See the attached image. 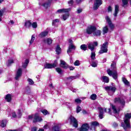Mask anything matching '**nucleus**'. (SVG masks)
<instances>
[{
	"mask_svg": "<svg viewBox=\"0 0 131 131\" xmlns=\"http://www.w3.org/2000/svg\"><path fill=\"white\" fill-rule=\"evenodd\" d=\"M131 118V114L130 113H126L125 114V117L124 118V122L123 123H121V125L122 127H123L124 129L126 130V128H130V124L129 122V119Z\"/></svg>",
	"mask_w": 131,
	"mask_h": 131,
	"instance_id": "f257e3e1",
	"label": "nucleus"
},
{
	"mask_svg": "<svg viewBox=\"0 0 131 131\" xmlns=\"http://www.w3.org/2000/svg\"><path fill=\"white\" fill-rule=\"evenodd\" d=\"M111 71L110 69L107 70V73L110 76H112L114 79H117V72L116 71V68L115 67V62H113L111 64Z\"/></svg>",
	"mask_w": 131,
	"mask_h": 131,
	"instance_id": "f03ea898",
	"label": "nucleus"
},
{
	"mask_svg": "<svg viewBox=\"0 0 131 131\" xmlns=\"http://www.w3.org/2000/svg\"><path fill=\"white\" fill-rule=\"evenodd\" d=\"M104 89L106 90L110 96H113V94H114L116 91V88L112 86H105L104 87Z\"/></svg>",
	"mask_w": 131,
	"mask_h": 131,
	"instance_id": "7ed1b4c3",
	"label": "nucleus"
},
{
	"mask_svg": "<svg viewBox=\"0 0 131 131\" xmlns=\"http://www.w3.org/2000/svg\"><path fill=\"white\" fill-rule=\"evenodd\" d=\"M107 52H108V42H105L101 47L99 53L104 54V53H107Z\"/></svg>",
	"mask_w": 131,
	"mask_h": 131,
	"instance_id": "20e7f679",
	"label": "nucleus"
},
{
	"mask_svg": "<svg viewBox=\"0 0 131 131\" xmlns=\"http://www.w3.org/2000/svg\"><path fill=\"white\" fill-rule=\"evenodd\" d=\"M96 30H97V27H96V26L91 25L86 28V33L87 34H92V33H94Z\"/></svg>",
	"mask_w": 131,
	"mask_h": 131,
	"instance_id": "39448f33",
	"label": "nucleus"
},
{
	"mask_svg": "<svg viewBox=\"0 0 131 131\" xmlns=\"http://www.w3.org/2000/svg\"><path fill=\"white\" fill-rule=\"evenodd\" d=\"M68 120L71 122V124H72L74 127H77L78 126V123L77 120H76V119H75L74 117L71 116Z\"/></svg>",
	"mask_w": 131,
	"mask_h": 131,
	"instance_id": "423d86ee",
	"label": "nucleus"
},
{
	"mask_svg": "<svg viewBox=\"0 0 131 131\" xmlns=\"http://www.w3.org/2000/svg\"><path fill=\"white\" fill-rule=\"evenodd\" d=\"M124 99H125V97L124 96H121L119 98H116L115 99V103H118V104L123 105L125 104Z\"/></svg>",
	"mask_w": 131,
	"mask_h": 131,
	"instance_id": "0eeeda50",
	"label": "nucleus"
},
{
	"mask_svg": "<svg viewBox=\"0 0 131 131\" xmlns=\"http://www.w3.org/2000/svg\"><path fill=\"white\" fill-rule=\"evenodd\" d=\"M57 60H55L53 64L46 63L44 65V67L46 69H51L52 68H55V67H57Z\"/></svg>",
	"mask_w": 131,
	"mask_h": 131,
	"instance_id": "6e6552de",
	"label": "nucleus"
},
{
	"mask_svg": "<svg viewBox=\"0 0 131 131\" xmlns=\"http://www.w3.org/2000/svg\"><path fill=\"white\" fill-rule=\"evenodd\" d=\"M95 46L98 47V42H91L88 45V48L89 50H91V52H93L95 50Z\"/></svg>",
	"mask_w": 131,
	"mask_h": 131,
	"instance_id": "1a4fd4ad",
	"label": "nucleus"
},
{
	"mask_svg": "<svg viewBox=\"0 0 131 131\" xmlns=\"http://www.w3.org/2000/svg\"><path fill=\"white\" fill-rule=\"evenodd\" d=\"M103 4V1L102 0H95L94 2V6L93 9L94 10H98L99 7Z\"/></svg>",
	"mask_w": 131,
	"mask_h": 131,
	"instance_id": "9d476101",
	"label": "nucleus"
},
{
	"mask_svg": "<svg viewBox=\"0 0 131 131\" xmlns=\"http://www.w3.org/2000/svg\"><path fill=\"white\" fill-rule=\"evenodd\" d=\"M99 111V118L100 119H103L104 116V112H107V109L106 108L98 107Z\"/></svg>",
	"mask_w": 131,
	"mask_h": 131,
	"instance_id": "9b49d317",
	"label": "nucleus"
},
{
	"mask_svg": "<svg viewBox=\"0 0 131 131\" xmlns=\"http://www.w3.org/2000/svg\"><path fill=\"white\" fill-rule=\"evenodd\" d=\"M105 19L106 20L107 23L109 25L110 28H111L112 30H113V29H114V25H113V24H112V22L111 21V19H110V18H109V16H106Z\"/></svg>",
	"mask_w": 131,
	"mask_h": 131,
	"instance_id": "f8f14e48",
	"label": "nucleus"
},
{
	"mask_svg": "<svg viewBox=\"0 0 131 131\" xmlns=\"http://www.w3.org/2000/svg\"><path fill=\"white\" fill-rule=\"evenodd\" d=\"M89 128H90V126L89 124L85 123L82 125L81 128H80V131H88L89 130Z\"/></svg>",
	"mask_w": 131,
	"mask_h": 131,
	"instance_id": "ddd939ff",
	"label": "nucleus"
},
{
	"mask_svg": "<svg viewBox=\"0 0 131 131\" xmlns=\"http://www.w3.org/2000/svg\"><path fill=\"white\" fill-rule=\"evenodd\" d=\"M42 121V119L41 117H39L38 114H36L34 117L33 122H40V121Z\"/></svg>",
	"mask_w": 131,
	"mask_h": 131,
	"instance_id": "4468645a",
	"label": "nucleus"
},
{
	"mask_svg": "<svg viewBox=\"0 0 131 131\" xmlns=\"http://www.w3.org/2000/svg\"><path fill=\"white\" fill-rule=\"evenodd\" d=\"M21 75H22V69L19 68L18 69L16 74L15 76V79L16 80H18L19 79V77H21Z\"/></svg>",
	"mask_w": 131,
	"mask_h": 131,
	"instance_id": "2eb2a0df",
	"label": "nucleus"
},
{
	"mask_svg": "<svg viewBox=\"0 0 131 131\" xmlns=\"http://www.w3.org/2000/svg\"><path fill=\"white\" fill-rule=\"evenodd\" d=\"M80 77V75L77 74L76 76H71L67 78V80H69V81H72V80H74V79H76L77 78H79Z\"/></svg>",
	"mask_w": 131,
	"mask_h": 131,
	"instance_id": "dca6fc26",
	"label": "nucleus"
},
{
	"mask_svg": "<svg viewBox=\"0 0 131 131\" xmlns=\"http://www.w3.org/2000/svg\"><path fill=\"white\" fill-rule=\"evenodd\" d=\"M71 11V8H69L68 9H59L57 11V13H59L61 14V13H68V12H70Z\"/></svg>",
	"mask_w": 131,
	"mask_h": 131,
	"instance_id": "f3484780",
	"label": "nucleus"
},
{
	"mask_svg": "<svg viewBox=\"0 0 131 131\" xmlns=\"http://www.w3.org/2000/svg\"><path fill=\"white\" fill-rule=\"evenodd\" d=\"M76 47L73 44H70L69 45V48L67 50V53L69 54V53H71L73 50H75Z\"/></svg>",
	"mask_w": 131,
	"mask_h": 131,
	"instance_id": "a211bd4d",
	"label": "nucleus"
},
{
	"mask_svg": "<svg viewBox=\"0 0 131 131\" xmlns=\"http://www.w3.org/2000/svg\"><path fill=\"white\" fill-rule=\"evenodd\" d=\"M119 12V6L118 5H115V12L113 14L115 18H116L117 17V14H118Z\"/></svg>",
	"mask_w": 131,
	"mask_h": 131,
	"instance_id": "6ab92c4d",
	"label": "nucleus"
},
{
	"mask_svg": "<svg viewBox=\"0 0 131 131\" xmlns=\"http://www.w3.org/2000/svg\"><path fill=\"white\" fill-rule=\"evenodd\" d=\"M39 5L40 7H43L45 9H48L50 7V3H45L42 4V2H39Z\"/></svg>",
	"mask_w": 131,
	"mask_h": 131,
	"instance_id": "aec40b11",
	"label": "nucleus"
},
{
	"mask_svg": "<svg viewBox=\"0 0 131 131\" xmlns=\"http://www.w3.org/2000/svg\"><path fill=\"white\" fill-rule=\"evenodd\" d=\"M5 100L6 102H8V103H11V102L12 101V95H6L5 96Z\"/></svg>",
	"mask_w": 131,
	"mask_h": 131,
	"instance_id": "412c9836",
	"label": "nucleus"
},
{
	"mask_svg": "<svg viewBox=\"0 0 131 131\" xmlns=\"http://www.w3.org/2000/svg\"><path fill=\"white\" fill-rule=\"evenodd\" d=\"M60 66L62 68H64V69H67L69 67L68 64L66 63L63 60H60Z\"/></svg>",
	"mask_w": 131,
	"mask_h": 131,
	"instance_id": "4be33fe9",
	"label": "nucleus"
},
{
	"mask_svg": "<svg viewBox=\"0 0 131 131\" xmlns=\"http://www.w3.org/2000/svg\"><path fill=\"white\" fill-rule=\"evenodd\" d=\"M43 42L48 45H51L53 43V40L50 38H48L43 40Z\"/></svg>",
	"mask_w": 131,
	"mask_h": 131,
	"instance_id": "5701e85b",
	"label": "nucleus"
},
{
	"mask_svg": "<svg viewBox=\"0 0 131 131\" xmlns=\"http://www.w3.org/2000/svg\"><path fill=\"white\" fill-rule=\"evenodd\" d=\"M93 35L94 36H100L101 35V30H96L93 33Z\"/></svg>",
	"mask_w": 131,
	"mask_h": 131,
	"instance_id": "b1692460",
	"label": "nucleus"
},
{
	"mask_svg": "<svg viewBox=\"0 0 131 131\" xmlns=\"http://www.w3.org/2000/svg\"><path fill=\"white\" fill-rule=\"evenodd\" d=\"M92 127H94V130H95V127L96 126H99L100 124L97 121L92 122L91 123Z\"/></svg>",
	"mask_w": 131,
	"mask_h": 131,
	"instance_id": "393cba45",
	"label": "nucleus"
},
{
	"mask_svg": "<svg viewBox=\"0 0 131 131\" xmlns=\"http://www.w3.org/2000/svg\"><path fill=\"white\" fill-rule=\"evenodd\" d=\"M48 34H49V31H45L40 33V34H39V36L41 37H45L47 36Z\"/></svg>",
	"mask_w": 131,
	"mask_h": 131,
	"instance_id": "a878e982",
	"label": "nucleus"
},
{
	"mask_svg": "<svg viewBox=\"0 0 131 131\" xmlns=\"http://www.w3.org/2000/svg\"><path fill=\"white\" fill-rule=\"evenodd\" d=\"M61 48H60V46L57 45L55 48V52L57 55L61 54Z\"/></svg>",
	"mask_w": 131,
	"mask_h": 131,
	"instance_id": "bb28decb",
	"label": "nucleus"
},
{
	"mask_svg": "<svg viewBox=\"0 0 131 131\" xmlns=\"http://www.w3.org/2000/svg\"><path fill=\"white\" fill-rule=\"evenodd\" d=\"M101 80L103 81V82L108 83V82H109V78L107 76H104L102 77Z\"/></svg>",
	"mask_w": 131,
	"mask_h": 131,
	"instance_id": "cd10ccee",
	"label": "nucleus"
},
{
	"mask_svg": "<svg viewBox=\"0 0 131 131\" xmlns=\"http://www.w3.org/2000/svg\"><path fill=\"white\" fill-rule=\"evenodd\" d=\"M23 109V106H19V109L18 110L17 116L19 118L21 117V116L22 115L21 111H22Z\"/></svg>",
	"mask_w": 131,
	"mask_h": 131,
	"instance_id": "c85d7f7f",
	"label": "nucleus"
},
{
	"mask_svg": "<svg viewBox=\"0 0 131 131\" xmlns=\"http://www.w3.org/2000/svg\"><path fill=\"white\" fill-rule=\"evenodd\" d=\"M0 125L2 127H5L7 125V120H3L0 121Z\"/></svg>",
	"mask_w": 131,
	"mask_h": 131,
	"instance_id": "c756f323",
	"label": "nucleus"
},
{
	"mask_svg": "<svg viewBox=\"0 0 131 131\" xmlns=\"http://www.w3.org/2000/svg\"><path fill=\"white\" fill-rule=\"evenodd\" d=\"M25 26L27 28H30L31 27V22H30V20H27L25 23Z\"/></svg>",
	"mask_w": 131,
	"mask_h": 131,
	"instance_id": "7c9ffc66",
	"label": "nucleus"
},
{
	"mask_svg": "<svg viewBox=\"0 0 131 131\" xmlns=\"http://www.w3.org/2000/svg\"><path fill=\"white\" fill-rule=\"evenodd\" d=\"M112 108L113 109V112L114 113H118L120 111L119 109H117L116 108V107L115 106V105H112Z\"/></svg>",
	"mask_w": 131,
	"mask_h": 131,
	"instance_id": "2f4dec72",
	"label": "nucleus"
},
{
	"mask_svg": "<svg viewBox=\"0 0 131 131\" xmlns=\"http://www.w3.org/2000/svg\"><path fill=\"white\" fill-rule=\"evenodd\" d=\"M28 63H29V60L26 59L25 62L23 63L22 67H23V68H26V67L28 66Z\"/></svg>",
	"mask_w": 131,
	"mask_h": 131,
	"instance_id": "473e14b6",
	"label": "nucleus"
},
{
	"mask_svg": "<svg viewBox=\"0 0 131 131\" xmlns=\"http://www.w3.org/2000/svg\"><path fill=\"white\" fill-rule=\"evenodd\" d=\"M122 81L125 85H127V86H129V82L127 81L125 78H122Z\"/></svg>",
	"mask_w": 131,
	"mask_h": 131,
	"instance_id": "72a5a7b5",
	"label": "nucleus"
},
{
	"mask_svg": "<svg viewBox=\"0 0 131 131\" xmlns=\"http://www.w3.org/2000/svg\"><path fill=\"white\" fill-rule=\"evenodd\" d=\"M54 131H60V124H57L53 127Z\"/></svg>",
	"mask_w": 131,
	"mask_h": 131,
	"instance_id": "f704fd0d",
	"label": "nucleus"
},
{
	"mask_svg": "<svg viewBox=\"0 0 131 131\" xmlns=\"http://www.w3.org/2000/svg\"><path fill=\"white\" fill-rule=\"evenodd\" d=\"M68 17H69V13H67L66 14L62 15V19L64 20V21H66V20L68 19Z\"/></svg>",
	"mask_w": 131,
	"mask_h": 131,
	"instance_id": "c9c22d12",
	"label": "nucleus"
},
{
	"mask_svg": "<svg viewBox=\"0 0 131 131\" xmlns=\"http://www.w3.org/2000/svg\"><path fill=\"white\" fill-rule=\"evenodd\" d=\"M80 49L81 50H82V51H86V50L88 49V46L84 44L80 46Z\"/></svg>",
	"mask_w": 131,
	"mask_h": 131,
	"instance_id": "e433bc0d",
	"label": "nucleus"
},
{
	"mask_svg": "<svg viewBox=\"0 0 131 131\" xmlns=\"http://www.w3.org/2000/svg\"><path fill=\"white\" fill-rule=\"evenodd\" d=\"M91 57L92 60H94L95 59H96V53L95 52H94V51H92Z\"/></svg>",
	"mask_w": 131,
	"mask_h": 131,
	"instance_id": "4c0bfd02",
	"label": "nucleus"
},
{
	"mask_svg": "<svg viewBox=\"0 0 131 131\" xmlns=\"http://www.w3.org/2000/svg\"><path fill=\"white\" fill-rule=\"evenodd\" d=\"M13 63H14V60H13V59H10L6 63V64L7 65V66H10L11 64H13Z\"/></svg>",
	"mask_w": 131,
	"mask_h": 131,
	"instance_id": "58836bf2",
	"label": "nucleus"
},
{
	"mask_svg": "<svg viewBox=\"0 0 131 131\" xmlns=\"http://www.w3.org/2000/svg\"><path fill=\"white\" fill-rule=\"evenodd\" d=\"M108 27L105 26V27H103V30H102L103 34L107 33L108 32Z\"/></svg>",
	"mask_w": 131,
	"mask_h": 131,
	"instance_id": "ea45409f",
	"label": "nucleus"
},
{
	"mask_svg": "<svg viewBox=\"0 0 131 131\" xmlns=\"http://www.w3.org/2000/svg\"><path fill=\"white\" fill-rule=\"evenodd\" d=\"M90 99L91 100H93V101H95V100L97 99V95L96 94H92L90 96Z\"/></svg>",
	"mask_w": 131,
	"mask_h": 131,
	"instance_id": "a19ab883",
	"label": "nucleus"
},
{
	"mask_svg": "<svg viewBox=\"0 0 131 131\" xmlns=\"http://www.w3.org/2000/svg\"><path fill=\"white\" fill-rule=\"evenodd\" d=\"M92 67H97L98 66V61L92 60V63L91 64Z\"/></svg>",
	"mask_w": 131,
	"mask_h": 131,
	"instance_id": "79ce46f5",
	"label": "nucleus"
},
{
	"mask_svg": "<svg viewBox=\"0 0 131 131\" xmlns=\"http://www.w3.org/2000/svg\"><path fill=\"white\" fill-rule=\"evenodd\" d=\"M60 21V20L59 19H55L52 21V25L56 26V24L58 23V22Z\"/></svg>",
	"mask_w": 131,
	"mask_h": 131,
	"instance_id": "37998d69",
	"label": "nucleus"
},
{
	"mask_svg": "<svg viewBox=\"0 0 131 131\" xmlns=\"http://www.w3.org/2000/svg\"><path fill=\"white\" fill-rule=\"evenodd\" d=\"M129 0H122V3L123 4V7L125 6H127V4H128V1Z\"/></svg>",
	"mask_w": 131,
	"mask_h": 131,
	"instance_id": "c03bdc74",
	"label": "nucleus"
},
{
	"mask_svg": "<svg viewBox=\"0 0 131 131\" xmlns=\"http://www.w3.org/2000/svg\"><path fill=\"white\" fill-rule=\"evenodd\" d=\"M68 88H69V90H70L71 91H72V92H73V93H76V91H77V90H76V89L74 88L72 86H70Z\"/></svg>",
	"mask_w": 131,
	"mask_h": 131,
	"instance_id": "a18cd8bd",
	"label": "nucleus"
},
{
	"mask_svg": "<svg viewBox=\"0 0 131 131\" xmlns=\"http://www.w3.org/2000/svg\"><path fill=\"white\" fill-rule=\"evenodd\" d=\"M41 112L43 114V115H48L49 114V112L47 110H42Z\"/></svg>",
	"mask_w": 131,
	"mask_h": 131,
	"instance_id": "49530a36",
	"label": "nucleus"
},
{
	"mask_svg": "<svg viewBox=\"0 0 131 131\" xmlns=\"http://www.w3.org/2000/svg\"><path fill=\"white\" fill-rule=\"evenodd\" d=\"M28 81L30 85H32V84H34V82L33 81V80L30 78L28 79Z\"/></svg>",
	"mask_w": 131,
	"mask_h": 131,
	"instance_id": "de8ad7c7",
	"label": "nucleus"
},
{
	"mask_svg": "<svg viewBox=\"0 0 131 131\" xmlns=\"http://www.w3.org/2000/svg\"><path fill=\"white\" fill-rule=\"evenodd\" d=\"M74 65L75 66H79L80 65V61L78 60H76L74 63Z\"/></svg>",
	"mask_w": 131,
	"mask_h": 131,
	"instance_id": "09e8293b",
	"label": "nucleus"
},
{
	"mask_svg": "<svg viewBox=\"0 0 131 131\" xmlns=\"http://www.w3.org/2000/svg\"><path fill=\"white\" fill-rule=\"evenodd\" d=\"M31 26L33 28H36L37 27V23L34 22L31 24Z\"/></svg>",
	"mask_w": 131,
	"mask_h": 131,
	"instance_id": "8fccbe9b",
	"label": "nucleus"
},
{
	"mask_svg": "<svg viewBox=\"0 0 131 131\" xmlns=\"http://www.w3.org/2000/svg\"><path fill=\"white\" fill-rule=\"evenodd\" d=\"M34 39H35V37L33 36V35H32L31 39L30 41V45H32V43H33V42L34 41Z\"/></svg>",
	"mask_w": 131,
	"mask_h": 131,
	"instance_id": "3c124183",
	"label": "nucleus"
},
{
	"mask_svg": "<svg viewBox=\"0 0 131 131\" xmlns=\"http://www.w3.org/2000/svg\"><path fill=\"white\" fill-rule=\"evenodd\" d=\"M56 70L59 74H62V70L60 68H57Z\"/></svg>",
	"mask_w": 131,
	"mask_h": 131,
	"instance_id": "603ef678",
	"label": "nucleus"
},
{
	"mask_svg": "<svg viewBox=\"0 0 131 131\" xmlns=\"http://www.w3.org/2000/svg\"><path fill=\"white\" fill-rule=\"evenodd\" d=\"M75 103H76L77 104H80L81 103V100L77 98L75 100Z\"/></svg>",
	"mask_w": 131,
	"mask_h": 131,
	"instance_id": "864d4df0",
	"label": "nucleus"
},
{
	"mask_svg": "<svg viewBox=\"0 0 131 131\" xmlns=\"http://www.w3.org/2000/svg\"><path fill=\"white\" fill-rule=\"evenodd\" d=\"M80 111H81V107L78 105L76 108V112L77 113H79Z\"/></svg>",
	"mask_w": 131,
	"mask_h": 131,
	"instance_id": "5fc2aeb1",
	"label": "nucleus"
},
{
	"mask_svg": "<svg viewBox=\"0 0 131 131\" xmlns=\"http://www.w3.org/2000/svg\"><path fill=\"white\" fill-rule=\"evenodd\" d=\"M3 14H4V10H0V22L2 21V17H3Z\"/></svg>",
	"mask_w": 131,
	"mask_h": 131,
	"instance_id": "6e6d98bb",
	"label": "nucleus"
},
{
	"mask_svg": "<svg viewBox=\"0 0 131 131\" xmlns=\"http://www.w3.org/2000/svg\"><path fill=\"white\" fill-rule=\"evenodd\" d=\"M82 12V9L81 8H78L77 10V14H80Z\"/></svg>",
	"mask_w": 131,
	"mask_h": 131,
	"instance_id": "4d7b16f0",
	"label": "nucleus"
},
{
	"mask_svg": "<svg viewBox=\"0 0 131 131\" xmlns=\"http://www.w3.org/2000/svg\"><path fill=\"white\" fill-rule=\"evenodd\" d=\"M68 4H69V6L70 7H71V6H72V5H73V0H71V1H69L68 2Z\"/></svg>",
	"mask_w": 131,
	"mask_h": 131,
	"instance_id": "13d9d810",
	"label": "nucleus"
},
{
	"mask_svg": "<svg viewBox=\"0 0 131 131\" xmlns=\"http://www.w3.org/2000/svg\"><path fill=\"white\" fill-rule=\"evenodd\" d=\"M113 126L114 127H117V126H118V124L116 122H114Z\"/></svg>",
	"mask_w": 131,
	"mask_h": 131,
	"instance_id": "bf43d9fd",
	"label": "nucleus"
},
{
	"mask_svg": "<svg viewBox=\"0 0 131 131\" xmlns=\"http://www.w3.org/2000/svg\"><path fill=\"white\" fill-rule=\"evenodd\" d=\"M12 117H13V118H16V117H17V115H16V113L13 112L12 113Z\"/></svg>",
	"mask_w": 131,
	"mask_h": 131,
	"instance_id": "052dcab7",
	"label": "nucleus"
},
{
	"mask_svg": "<svg viewBox=\"0 0 131 131\" xmlns=\"http://www.w3.org/2000/svg\"><path fill=\"white\" fill-rule=\"evenodd\" d=\"M107 10L108 12H112V8L111 6H109L107 8Z\"/></svg>",
	"mask_w": 131,
	"mask_h": 131,
	"instance_id": "680f3d73",
	"label": "nucleus"
},
{
	"mask_svg": "<svg viewBox=\"0 0 131 131\" xmlns=\"http://www.w3.org/2000/svg\"><path fill=\"white\" fill-rule=\"evenodd\" d=\"M69 42L70 43V45H73V41H72V39H71L69 40Z\"/></svg>",
	"mask_w": 131,
	"mask_h": 131,
	"instance_id": "e2e57ef3",
	"label": "nucleus"
},
{
	"mask_svg": "<svg viewBox=\"0 0 131 131\" xmlns=\"http://www.w3.org/2000/svg\"><path fill=\"white\" fill-rule=\"evenodd\" d=\"M36 127H33L32 128L31 130L32 131H36Z\"/></svg>",
	"mask_w": 131,
	"mask_h": 131,
	"instance_id": "0e129e2a",
	"label": "nucleus"
},
{
	"mask_svg": "<svg viewBox=\"0 0 131 131\" xmlns=\"http://www.w3.org/2000/svg\"><path fill=\"white\" fill-rule=\"evenodd\" d=\"M69 69H70V70H74V69H75V68H74V67H69Z\"/></svg>",
	"mask_w": 131,
	"mask_h": 131,
	"instance_id": "69168bd1",
	"label": "nucleus"
},
{
	"mask_svg": "<svg viewBox=\"0 0 131 131\" xmlns=\"http://www.w3.org/2000/svg\"><path fill=\"white\" fill-rule=\"evenodd\" d=\"M82 113H83V114H87L88 112H86V111H85V110H83Z\"/></svg>",
	"mask_w": 131,
	"mask_h": 131,
	"instance_id": "338daca9",
	"label": "nucleus"
},
{
	"mask_svg": "<svg viewBox=\"0 0 131 131\" xmlns=\"http://www.w3.org/2000/svg\"><path fill=\"white\" fill-rule=\"evenodd\" d=\"M48 127H49V126H48V125H45L44 126V128H45V129H47V128H48Z\"/></svg>",
	"mask_w": 131,
	"mask_h": 131,
	"instance_id": "774afa93",
	"label": "nucleus"
}]
</instances>
